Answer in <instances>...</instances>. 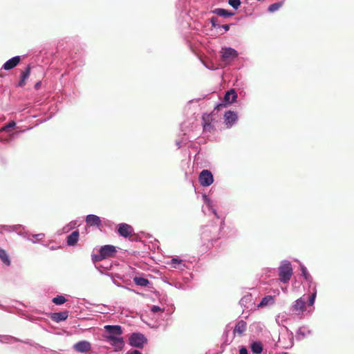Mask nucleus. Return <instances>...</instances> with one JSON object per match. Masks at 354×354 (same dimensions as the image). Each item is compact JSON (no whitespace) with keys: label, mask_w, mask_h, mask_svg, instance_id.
Wrapping results in <instances>:
<instances>
[{"label":"nucleus","mask_w":354,"mask_h":354,"mask_svg":"<svg viewBox=\"0 0 354 354\" xmlns=\"http://www.w3.org/2000/svg\"><path fill=\"white\" fill-rule=\"evenodd\" d=\"M172 261L174 263H180L181 261L180 260H178L177 259H173Z\"/></svg>","instance_id":"37"},{"label":"nucleus","mask_w":354,"mask_h":354,"mask_svg":"<svg viewBox=\"0 0 354 354\" xmlns=\"http://www.w3.org/2000/svg\"><path fill=\"white\" fill-rule=\"evenodd\" d=\"M146 342V337L139 333H134L129 337V344L135 347L142 348L144 344Z\"/></svg>","instance_id":"4"},{"label":"nucleus","mask_w":354,"mask_h":354,"mask_svg":"<svg viewBox=\"0 0 354 354\" xmlns=\"http://www.w3.org/2000/svg\"><path fill=\"white\" fill-rule=\"evenodd\" d=\"M66 301V298L62 295H57L53 299V302L57 305H61Z\"/></svg>","instance_id":"26"},{"label":"nucleus","mask_w":354,"mask_h":354,"mask_svg":"<svg viewBox=\"0 0 354 354\" xmlns=\"http://www.w3.org/2000/svg\"><path fill=\"white\" fill-rule=\"evenodd\" d=\"M306 310V301L302 298L297 299L290 308V311L293 315L301 316Z\"/></svg>","instance_id":"3"},{"label":"nucleus","mask_w":354,"mask_h":354,"mask_svg":"<svg viewBox=\"0 0 354 354\" xmlns=\"http://www.w3.org/2000/svg\"><path fill=\"white\" fill-rule=\"evenodd\" d=\"M251 350L254 353L260 354L263 351V346L260 342H253L251 344Z\"/></svg>","instance_id":"24"},{"label":"nucleus","mask_w":354,"mask_h":354,"mask_svg":"<svg viewBox=\"0 0 354 354\" xmlns=\"http://www.w3.org/2000/svg\"><path fill=\"white\" fill-rule=\"evenodd\" d=\"M16 125V123L15 121H10V122H8L6 125L3 126V127L1 128L0 131H6V132H9L10 131V129L11 128H13L15 127Z\"/></svg>","instance_id":"27"},{"label":"nucleus","mask_w":354,"mask_h":354,"mask_svg":"<svg viewBox=\"0 0 354 354\" xmlns=\"http://www.w3.org/2000/svg\"><path fill=\"white\" fill-rule=\"evenodd\" d=\"M111 345L115 347V351H120L124 346V342L123 338L121 337H110L109 340H107Z\"/></svg>","instance_id":"10"},{"label":"nucleus","mask_w":354,"mask_h":354,"mask_svg":"<svg viewBox=\"0 0 354 354\" xmlns=\"http://www.w3.org/2000/svg\"><path fill=\"white\" fill-rule=\"evenodd\" d=\"M30 74V66H28L26 67V68L25 69V71H24L21 73V80H20L19 82L18 83V86L23 87L24 86L26 85V81L28 78Z\"/></svg>","instance_id":"19"},{"label":"nucleus","mask_w":354,"mask_h":354,"mask_svg":"<svg viewBox=\"0 0 354 354\" xmlns=\"http://www.w3.org/2000/svg\"><path fill=\"white\" fill-rule=\"evenodd\" d=\"M74 349L80 353H86L90 351L91 344L86 341H80L74 344Z\"/></svg>","instance_id":"11"},{"label":"nucleus","mask_w":354,"mask_h":354,"mask_svg":"<svg viewBox=\"0 0 354 354\" xmlns=\"http://www.w3.org/2000/svg\"><path fill=\"white\" fill-rule=\"evenodd\" d=\"M151 311L153 313H157L162 311L161 308L158 306H153L151 308Z\"/></svg>","instance_id":"33"},{"label":"nucleus","mask_w":354,"mask_h":354,"mask_svg":"<svg viewBox=\"0 0 354 354\" xmlns=\"http://www.w3.org/2000/svg\"><path fill=\"white\" fill-rule=\"evenodd\" d=\"M118 232L120 236L125 238H131L134 234L133 228L127 223L119 224Z\"/></svg>","instance_id":"7"},{"label":"nucleus","mask_w":354,"mask_h":354,"mask_svg":"<svg viewBox=\"0 0 354 354\" xmlns=\"http://www.w3.org/2000/svg\"><path fill=\"white\" fill-rule=\"evenodd\" d=\"M218 19L215 17H213L211 18V23H212V25L213 27H216L217 26H218Z\"/></svg>","instance_id":"32"},{"label":"nucleus","mask_w":354,"mask_h":354,"mask_svg":"<svg viewBox=\"0 0 354 354\" xmlns=\"http://www.w3.org/2000/svg\"><path fill=\"white\" fill-rule=\"evenodd\" d=\"M247 328V324L245 321L241 320L239 321L234 329V333L238 334L239 335H241L246 330Z\"/></svg>","instance_id":"17"},{"label":"nucleus","mask_w":354,"mask_h":354,"mask_svg":"<svg viewBox=\"0 0 354 354\" xmlns=\"http://www.w3.org/2000/svg\"><path fill=\"white\" fill-rule=\"evenodd\" d=\"M198 180L202 186L207 187L213 183L214 178L211 171L204 169L201 172Z\"/></svg>","instance_id":"6"},{"label":"nucleus","mask_w":354,"mask_h":354,"mask_svg":"<svg viewBox=\"0 0 354 354\" xmlns=\"http://www.w3.org/2000/svg\"><path fill=\"white\" fill-rule=\"evenodd\" d=\"M224 118L227 127H231L237 120V115L234 112L229 111L225 113Z\"/></svg>","instance_id":"13"},{"label":"nucleus","mask_w":354,"mask_h":354,"mask_svg":"<svg viewBox=\"0 0 354 354\" xmlns=\"http://www.w3.org/2000/svg\"><path fill=\"white\" fill-rule=\"evenodd\" d=\"M104 259L101 256V254L100 253L99 254H93L92 255V260L94 261V262H96V261H100L102 260H103Z\"/></svg>","instance_id":"30"},{"label":"nucleus","mask_w":354,"mask_h":354,"mask_svg":"<svg viewBox=\"0 0 354 354\" xmlns=\"http://www.w3.org/2000/svg\"><path fill=\"white\" fill-rule=\"evenodd\" d=\"M301 270L302 275L304 277V278L306 280L309 279V278L310 277V275L308 272L306 268L304 267V266H302L301 267Z\"/></svg>","instance_id":"29"},{"label":"nucleus","mask_w":354,"mask_h":354,"mask_svg":"<svg viewBox=\"0 0 354 354\" xmlns=\"http://www.w3.org/2000/svg\"><path fill=\"white\" fill-rule=\"evenodd\" d=\"M213 12L218 16L224 17H230L233 16L234 14L232 12L228 11L223 8H216L213 10Z\"/></svg>","instance_id":"21"},{"label":"nucleus","mask_w":354,"mask_h":354,"mask_svg":"<svg viewBox=\"0 0 354 354\" xmlns=\"http://www.w3.org/2000/svg\"><path fill=\"white\" fill-rule=\"evenodd\" d=\"M237 94L234 89H231L226 92L224 96V101L227 103L232 104L236 101Z\"/></svg>","instance_id":"16"},{"label":"nucleus","mask_w":354,"mask_h":354,"mask_svg":"<svg viewBox=\"0 0 354 354\" xmlns=\"http://www.w3.org/2000/svg\"><path fill=\"white\" fill-rule=\"evenodd\" d=\"M283 5V1L274 3L269 6L268 10L270 12H274L278 10L281 7H282Z\"/></svg>","instance_id":"25"},{"label":"nucleus","mask_w":354,"mask_h":354,"mask_svg":"<svg viewBox=\"0 0 354 354\" xmlns=\"http://www.w3.org/2000/svg\"><path fill=\"white\" fill-rule=\"evenodd\" d=\"M274 296L267 295L261 299V302L258 304V308H263L268 305L274 304Z\"/></svg>","instance_id":"18"},{"label":"nucleus","mask_w":354,"mask_h":354,"mask_svg":"<svg viewBox=\"0 0 354 354\" xmlns=\"http://www.w3.org/2000/svg\"><path fill=\"white\" fill-rule=\"evenodd\" d=\"M221 54L222 62L226 64L232 62L238 57V52L232 48H223Z\"/></svg>","instance_id":"2"},{"label":"nucleus","mask_w":354,"mask_h":354,"mask_svg":"<svg viewBox=\"0 0 354 354\" xmlns=\"http://www.w3.org/2000/svg\"><path fill=\"white\" fill-rule=\"evenodd\" d=\"M239 354H248L246 348L241 347L239 350Z\"/></svg>","instance_id":"34"},{"label":"nucleus","mask_w":354,"mask_h":354,"mask_svg":"<svg viewBox=\"0 0 354 354\" xmlns=\"http://www.w3.org/2000/svg\"><path fill=\"white\" fill-rule=\"evenodd\" d=\"M104 329L108 335L105 337L106 341L110 339V337H120L122 333V329L120 326L118 325H106Z\"/></svg>","instance_id":"5"},{"label":"nucleus","mask_w":354,"mask_h":354,"mask_svg":"<svg viewBox=\"0 0 354 354\" xmlns=\"http://www.w3.org/2000/svg\"><path fill=\"white\" fill-rule=\"evenodd\" d=\"M315 297H316V292H313V293L310 295V297H309L308 303H309V305H310V306L313 305V304H314V302H315Z\"/></svg>","instance_id":"31"},{"label":"nucleus","mask_w":354,"mask_h":354,"mask_svg":"<svg viewBox=\"0 0 354 354\" xmlns=\"http://www.w3.org/2000/svg\"><path fill=\"white\" fill-rule=\"evenodd\" d=\"M203 127L204 131L212 132L214 130V126L212 124L213 118L211 114H204L202 117Z\"/></svg>","instance_id":"9"},{"label":"nucleus","mask_w":354,"mask_h":354,"mask_svg":"<svg viewBox=\"0 0 354 354\" xmlns=\"http://www.w3.org/2000/svg\"><path fill=\"white\" fill-rule=\"evenodd\" d=\"M0 259L5 265H10L11 262L7 252L1 248H0Z\"/></svg>","instance_id":"22"},{"label":"nucleus","mask_w":354,"mask_h":354,"mask_svg":"<svg viewBox=\"0 0 354 354\" xmlns=\"http://www.w3.org/2000/svg\"><path fill=\"white\" fill-rule=\"evenodd\" d=\"M21 58L19 56L14 57L9 60H8L3 65V68L4 70L8 71L10 69H12L16 66L18 65V64L20 62Z\"/></svg>","instance_id":"12"},{"label":"nucleus","mask_w":354,"mask_h":354,"mask_svg":"<svg viewBox=\"0 0 354 354\" xmlns=\"http://www.w3.org/2000/svg\"><path fill=\"white\" fill-rule=\"evenodd\" d=\"M99 252L101 254L102 257L105 259L114 257L117 250L115 246L111 245H106L102 246Z\"/></svg>","instance_id":"8"},{"label":"nucleus","mask_w":354,"mask_h":354,"mask_svg":"<svg viewBox=\"0 0 354 354\" xmlns=\"http://www.w3.org/2000/svg\"><path fill=\"white\" fill-rule=\"evenodd\" d=\"M126 354H141V353L138 350L129 351Z\"/></svg>","instance_id":"35"},{"label":"nucleus","mask_w":354,"mask_h":354,"mask_svg":"<svg viewBox=\"0 0 354 354\" xmlns=\"http://www.w3.org/2000/svg\"><path fill=\"white\" fill-rule=\"evenodd\" d=\"M86 222L91 226L99 227L102 225L100 217L93 214L88 215L86 218Z\"/></svg>","instance_id":"14"},{"label":"nucleus","mask_w":354,"mask_h":354,"mask_svg":"<svg viewBox=\"0 0 354 354\" xmlns=\"http://www.w3.org/2000/svg\"><path fill=\"white\" fill-rule=\"evenodd\" d=\"M79 239V232L75 230L69 234L67 237V244L68 245H75Z\"/></svg>","instance_id":"20"},{"label":"nucleus","mask_w":354,"mask_h":354,"mask_svg":"<svg viewBox=\"0 0 354 354\" xmlns=\"http://www.w3.org/2000/svg\"><path fill=\"white\" fill-rule=\"evenodd\" d=\"M221 27L224 28L225 31H227L230 28V26L228 24L222 25Z\"/></svg>","instance_id":"36"},{"label":"nucleus","mask_w":354,"mask_h":354,"mask_svg":"<svg viewBox=\"0 0 354 354\" xmlns=\"http://www.w3.org/2000/svg\"><path fill=\"white\" fill-rule=\"evenodd\" d=\"M228 3L234 9H238L241 5L240 0H228Z\"/></svg>","instance_id":"28"},{"label":"nucleus","mask_w":354,"mask_h":354,"mask_svg":"<svg viewBox=\"0 0 354 354\" xmlns=\"http://www.w3.org/2000/svg\"><path fill=\"white\" fill-rule=\"evenodd\" d=\"M221 106H223V104H219V105H218V106H216V109H219V108H220Z\"/></svg>","instance_id":"38"},{"label":"nucleus","mask_w":354,"mask_h":354,"mask_svg":"<svg viewBox=\"0 0 354 354\" xmlns=\"http://www.w3.org/2000/svg\"><path fill=\"white\" fill-rule=\"evenodd\" d=\"M68 317V312L67 310L53 313L50 318L57 322L66 320Z\"/></svg>","instance_id":"15"},{"label":"nucleus","mask_w":354,"mask_h":354,"mask_svg":"<svg viewBox=\"0 0 354 354\" xmlns=\"http://www.w3.org/2000/svg\"><path fill=\"white\" fill-rule=\"evenodd\" d=\"M292 275V268L290 262H283L279 268V280L283 283H287Z\"/></svg>","instance_id":"1"},{"label":"nucleus","mask_w":354,"mask_h":354,"mask_svg":"<svg viewBox=\"0 0 354 354\" xmlns=\"http://www.w3.org/2000/svg\"><path fill=\"white\" fill-rule=\"evenodd\" d=\"M133 281L138 286L146 287L149 284V281L147 279L136 277L133 278Z\"/></svg>","instance_id":"23"}]
</instances>
